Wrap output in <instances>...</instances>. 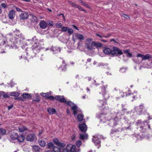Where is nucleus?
<instances>
[{
	"label": "nucleus",
	"instance_id": "a878e982",
	"mask_svg": "<svg viewBox=\"0 0 152 152\" xmlns=\"http://www.w3.org/2000/svg\"><path fill=\"white\" fill-rule=\"evenodd\" d=\"M38 142L39 145L43 147L45 146L46 145L45 142L42 139H40L39 140Z\"/></svg>",
	"mask_w": 152,
	"mask_h": 152
},
{
	"label": "nucleus",
	"instance_id": "2f4dec72",
	"mask_svg": "<svg viewBox=\"0 0 152 152\" xmlns=\"http://www.w3.org/2000/svg\"><path fill=\"white\" fill-rule=\"evenodd\" d=\"M14 32L15 33V35L16 36H18V37L20 38L21 37V33H20V31L16 29L14 31Z\"/></svg>",
	"mask_w": 152,
	"mask_h": 152
},
{
	"label": "nucleus",
	"instance_id": "f704fd0d",
	"mask_svg": "<svg viewBox=\"0 0 152 152\" xmlns=\"http://www.w3.org/2000/svg\"><path fill=\"white\" fill-rule=\"evenodd\" d=\"M10 95L11 96L18 97L20 95V93L17 92H10Z\"/></svg>",
	"mask_w": 152,
	"mask_h": 152
},
{
	"label": "nucleus",
	"instance_id": "bb28decb",
	"mask_svg": "<svg viewBox=\"0 0 152 152\" xmlns=\"http://www.w3.org/2000/svg\"><path fill=\"white\" fill-rule=\"evenodd\" d=\"M130 50L129 49L125 50H123V52L124 53H126V56L129 57H131L132 56V54L129 53Z\"/></svg>",
	"mask_w": 152,
	"mask_h": 152
},
{
	"label": "nucleus",
	"instance_id": "3c124183",
	"mask_svg": "<svg viewBox=\"0 0 152 152\" xmlns=\"http://www.w3.org/2000/svg\"><path fill=\"white\" fill-rule=\"evenodd\" d=\"M122 111H124H124H125L126 110L127 108L126 107V105L125 104H122Z\"/></svg>",
	"mask_w": 152,
	"mask_h": 152
},
{
	"label": "nucleus",
	"instance_id": "79ce46f5",
	"mask_svg": "<svg viewBox=\"0 0 152 152\" xmlns=\"http://www.w3.org/2000/svg\"><path fill=\"white\" fill-rule=\"evenodd\" d=\"M76 145L78 147H80L82 144V142L80 140H78L76 142Z\"/></svg>",
	"mask_w": 152,
	"mask_h": 152
},
{
	"label": "nucleus",
	"instance_id": "9b49d317",
	"mask_svg": "<svg viewBox=\"0 0 152 152\" xmlns=\"http://www.w3.org/2000/svg\"><path fill=\"white\" fill-rule=\"evenodd\" d=\"M104 99L102 100H99L98 102V106L100 107H102L104 105H106L107 104L106 99Z\"/></svg>",
	"mask_w": 152,
	"mask_h": 152
},
{
	"label": "nucleus",
	"instance_id": "a211bd4d",
	"mask_svg": "<svg viewBox=\"0 0 152 152\" xmlns=\"http://www.w3.org/2000/svg\"><path fill=\"white\" fill-rule=\"evenodd\" d=\"M47 24L44 20H42L39 23V26L42 29L45 28L47 26Z\"/></svg>",
	"mask_w": 152,
	"mask_h": 152
},
{
	"label": "nucleus",
	"instance_id": "a18cd8bd",
	"mask_svg": "<svg viewBox=\"0 0 152 152\" xmlns=\"http://www.w3.org/2000/svg\"><path fill=\"white\" fill-rule=\"evenodd\" d=\"M41 95H42L43 97H46V99H47L48 97V96L49 95V93H42L41 94Z\"/></svg>",
	"mask_w": 152,
	"mask_h": 152
},
{
	"label": "nucleus",
	"instance_id": "c85d7f7f",
	"mask_svg": "<svg viewBox=\"0 0 152 152\" xmlns=\"http://www.w3.org/2000/svg\"><path fill=\"white\" fill-rule=\"evenodd\" d=\"M18 129L20 132H23L24 131L27 130V129L26 126H19Z\"/></svg>",
	"mask_w": 152,
	"mask_h": 152
},
{
	"label": "nucleus",
	"instance_id": "603ef678",
	"mask_svg": "<svg viewBox=\"0 0 152 152\" xmlns=\"http://www.w3.org/2000/svg\"><path fill=\"white\" fill-rule=\"evenodd\" d=\"M68 33L69 34H72L74 32L72 28H69V30H68Z\"/></svg>",
	"mask_w": 152,
	"mask_h": 152
},
{
	"label": "nucleus",
	"instance_id": "4d7b16f0",
	"mask_svg": "<svg viewBox=\"0 0 152 152\" xmlns=\"http://www.w3.org/2000/svg\"><path fill=\"white\" fill-rule=\"evenodd\" d=\"M47 24L50 26H53V22L51 21H48Z\"/></svg>",
	"mask_w": 152,
	"mask_h": 152
},
{
	"label": "nucleus",
	"instance_id": "473e14b6",
	"mask_svg": "<svg viewBox=\"0 0 152 152\" xmlns=\"http://www.w3.org/2000/svg\"><path fill=\"white\" fill-rule=\"evenodd\" d=\"M22 97L25 99H29L31 97V96L30 94L28 93L23 94L22 95Z\"/></svg>",
	"mask_w": 152,
	"mask_h": 152
},
{
	"label": "nucleus",
	"instance_id": "393cba45",
	"mask_svg": "<svg viewBox=\"0 0 152 152\" xmlns=\"http://www.w3.org/2000/svg\"><path fill=\"white\" fill-rule=\"evenodd\" d=\"M88 135L87 134H80L79 138L81 140H84L88 139Z\"/></svg>",
	"mask_w": 152,
	"mask_h": 152
},
{
	"label": "nucleus",
	"instance_id": "72a5a7b5",
	"mask_svg": "<svg viewBox=\"0 0 152 152\" xmlns=\"http://www.w3.org/2000/svg\"><path fill=\"white\" fill-rule=\"evenodd\" d=\"M31 20L33 22H37V17L33 14H31Z\"/></svg>",
	"mask_w": 152,
	"mask_h": 152
},
{
	"label": "nucleus",
	"instance_id": "58836bf2",
	"mask_svg": "<svg viewBox=\"0 0 152 152\" xmlns=\"http://www.w3.org/2000/svg\"><path fill=\"white\" fill-rule=\"evenodd\" d=\"M83 119V116L81 114H79L77 115V119L79 121H81Z\"/></svg>",
	"mask_w": 152,
	"mask_h": 152
},
{
	"label": "nucleus",
	"instance_id": "dca6fc26",
	"mask_svg": "<svg viewBox=\"0 0 152 152\" xmlns=\"http://www.w3.org/2000/svg\"><path fill=\"white\" fill-rule=\"evenodd\" d=\"M62 64H61L59 69L61 68V70L62 71H65L66 69V64L65 63V61L62 60Z\"/></svg>",
	"mask_w": 152,
	"mask_h": 152
},
{
	"label": "nucleus",
	"instance_id": "aec40b11",
	"mask_svg": "<svg viewBox=\"0 0 152 152\" xmlns=\"http://www.w3.org/2000/svg\"><path fill=\"white\" fill-rule=\"evenodd\" d=\"M47 111L50 114H53L56 112V110L53 107H49L47 109Z\"/></svg>",
	"mask_w": 152,
	"mask_h": 152
},
{
	"label": "nucleus",
	"instance_id": "69168bd1",
	"mask_svg": "<svg viewBox=\"0 0 152 152\" xmlns=\"http://www.w3.org/2000/svg\"><path fill=\"white\" fill-rule=\"evenodd\" d=\"M69 149L68 148V147L63 150L62 152H69Z\"/></svg>",
	"mask_w": 152,
	"mask_h": 152
},
{
	"label": "nucleus",
	"instance_id": "4c0bfd02",
	"mask_svg": "<svg viewBox=\"0 0 152 152\" xmlns=\"http://www.w3.org/2000/svg\"><path fill=\"white\" fill-rule=\"evenodd\" d=\"M75 148L76 146L75 145H72V146L70 147V149H69V151L71 152H75Z\"/></svg>",
	"mask_w": 152,
	"mask_h": 152
},
{
	"label": "nucleus",
	"instance_id": "c9c22d12",
	"mask_svg": "<svg viewBox=\"0 0 152 152\" xmlns=\"http://www.w3.org/2000/svg\"><path fill=\"white\" fill-rule=\"evenodd\" d=\"M61 148L59 147L54 146L53 151L54 152H60Z\"/></svg>",
	"mask_w": 152,
	"mask_h": 152
},
{
	"label": "nucleus",
	"instance_id": "0e129e2a",
	"mask_svg": "<svg viewBox=\"0 0 152 152\" xmlns=\"http://www.w3.org/2000/svg\"><path fill=\"white\" fill-rule=\"evenodd\" d=\"M54 50H57L58 52H60L61 51V49L60 48L58 47H56L54 48Z\"/></svg>",
	"mask_w": 152,
	"mask_h": 152
},
{
	"label": "nucleus",
	"instance_id": "0eeeda50",
	"mask_svg": "<svg viewBox=\"0 0 152 152\" xmlns=\"http://www.w3.org/2000/svg\"><path fill=\"white\" fill-rule=\"evenodd\" d=\"M144 107V104H142L140 105L139 107H135V110L139 114L141 115L142 114Z\"/></svg>",
	"mask_w": 152,
	"mask_h": 152
},
{
	"label": "nucleus",
	"instance_id": "f3484780",
	"mask_svg": "<svg viewBox=\"0 0 152 152\" xmlns=\"http://www.w3.org/2000/svg\"><path fill=\"white\" fill-rule=\"evenodd\" d=\"M92 140L96 145H98L100 143V141L99 140L98 138L96 135L94 136V138H92Z\"/></svg>",
	"mask_w": 152,
	"mask_h": 152
},
{
	"label": "nucleus",
	"instance_id": "4be33fe9",
	"mask_svg": "<svg viewBox=\"0 0 152 152\" xmlns=\"http://www.w3.org/2000/svg\"><path fill=\"white\" fill-rule=\"evenodd\" d=\"M24 139L25 137L24 136L22 135L19 136L18 135V137L17 138V140L18 141L20 142H24Z\"/></svg>",
	"mask_w": 152,
	"mask_h": 152
},
{
	"label": "nucleus",
	"instance_id": "de8ad7c7",
	"mask_svg": "<svg viewBox=\"0 0 152 152\" xmlns=\"http://www.w3.org/2000/svg\"><path fill=\"white\" fill-rule=\"evenodd\" d=\"M121 129V128H119L118 129H115V130H113V129L111 131L110 134H113L114 133L119 132V129Z\"/></svg>",
	"mask_w": 152,
	"mask_h": 152
},
{
	"label": "nucleus",
	"instance_id": "09e8293b",
	"mask_svg": "<svg viewBox=\"0 0 152 152\" xmlns=\"http://www.w3.org/2000/svg\"><path fill=\"white\" fill-rule=\"evenodd\" d=\"M121 16L122 17L126 19H129L130 18V17L128 15L124 14H122Z\"/></svg>",
	"mask_w": 152,
	"mask_h": 152
},
{
	"label": "nucleus",
	"instance_id": "6e6552de",
	"mask_svg": "<svg viewBox=\"0 0 152 152\" xmlns=\"http://www.w3.org/2000/svg\"><path fill=\"white\" fill-rule=\"evenodd\" d=\"M97 117L98 118H100L101 121L102 122H106L107 123V120H108L109 118L108 117L105 116V115L103 113H100L98 114Z\"/></svg>",
	"mask_w": 152,
	"mask_h": 152
},
{
	"label": "nucleus",
	"instance_id": "5701e85b",
	"mask_svg": "<svg viewBox=\"0 0 152 152\" xmlns=\"http://www.w3.org/2000/svg\"><path fill=\"white\" fill-rule=\"evenodd\" d=\"M92 44L94 46H95L97 48H101L102 47V43L99 42H96L94 41H92Z\"/></svg>",
	"mask_w": 152,
	"mask_h": 152
},
{
	"label": "nucleus",
	"instance_id": "412c9836",
	"mask_svg": "<svg viewBox=\"0 0 152 152\" xmlns=\"http://www.w3.org/2000/svg\"><path fill=\"white\" fill-rule=\"evenodd\" d=\"M71 109L73 111L74 115H76L77 113V108L76 104H75L74 105H73L71 107Z\"/></svg>",
	"mask_w": 152,
	"mask_h": 152
},
{
	"label": "nucleus",
	"instance_id": "1a4fd4ad",
	"mask_svg": "<svg viewBox=\"0 0 152 152\" xmlns=\"http://www.w3.org/2000/svg\"><path fill=\"white\" fill-rule=\"evenodd\" d=\"M79 128L81 132L85 133L87 130V127L85 124H79Z\"/></svg>",
	"mask_w": 152,
	"mask_h": 152
},
{
	"label": "nucleus",
	"instance_id": "20e7f679",
	"mask_svg": "<svg viewBox=\"0 0 152 152\" xmlns=\"http://www.w3.org/2000/svg\"><path fill=\"white\" fill-rule=\"evenodd\" d=\"M31 49L33 52L36 54L39 52L41 49L40 46L39 45H37L36 43H35L32 47Z\"/></svg>",
	"mask_w": 152,
	"mask_h": 152
},
{
	"label": "nucleus",
	"instance_id": "f03ea898",
	"mask_svg": "<svg viewBox=\"0 0 152 152\" xmlns=\"http://www.w3.org/2000/svg\"><path fill=\"white\" fill-rule=\"evenodd\" d=\"M123 53L122 50L115 46H113L112 48V56H117L121 55Z\"/></svg>",
	"mask_w": 152,
	"mask_h": 152
},
{
	"label": "nucleus",
	"instance_id": "b1692460",
	"mask_svg": "<svg viewBox=\"0 0 152 152\" xmlns=\"http://www.w3.org/2000/svg\"><path fill=\"white\" fill-rule=\"evenodd\" d=\"M75 36H76L77 39L80 40H83L84 38L83 35L79 33L75 34Z\"/></svg>",
	"mask_w": 152,
	"mask_h": 152
},
{
	"label": "nucleus",
	"instance_id": "423d86ee",
	"mask_svg": "<svg viewBox=\"0 0 152 152\" xmlns=\"http://www.w3.org/2000/svg\"><path fill=\"white\" fill-rule=\"evenodd\" d=\"M19 18L20 20H25L28 18V15L27 12L23 11L19 15Z\"/></svg>",
	"mask_w": 152,
	"mask_h": 152
},
{
	"label": "nucleus",
	"instance_id": "39448f33",
	"mask_svg": "<svg viewBox=\"0 0 152 152\" xmlns=\"http://www.w3.org/2000/svg\"><path fill=\"white\" fill-rule=\"evenodd\" d=\"M106 87L103 86L101 87L100 94H102L104 98L105 99H108L109 98L110 96L106 93Z\"/></svg>",
	"mask_w": 152,
	"mask_h": 152
},
{
	"label": "nucleus",
	"instance_id": "f8f14e48",
	"mask_svg": "<svg viewBox=\"0 0 152 152\" xmlns=\"http://www.w3.org/2000/svg\"><path fill=\"white\" fill-rule=\"evenodd\" d=\"M56 99L61 103H65L66 100L63 96L57 95L56 96Z\"/></svg>",
	"mask_w": 152,
	"mask_h": 152
},
{
	"label": "nucleus",
	"instance_id": "338daca9",
	"mask_svg": "<svg viewBox=\"0 0 152 152\" xmlns=\"http://www.w3.org/2000/svg\"><path fill=\"white\" fill-rule=\"evenodd\" d=\"M53 142L54 143L57 145V143H58L59 142L58 141V140L57 139H54L53 140Z\"/></svg>",
	"mask_w": 152,
	"mask_h": 152
},
{
	"label": "nucleus",
	"instance_id": "bf43d9fd",
	"mask_svg": "<svg viewBox=\"0 0 152 152\" xmlns=\"http://www.w3.org/2000/svg\"><path fill=\"white\" fill-rule=\"evenodd\" d=\"M92 39L91 38H88L86 39V43H91V42L92 41Z\"/></svg>",
	"mask_w": 152,
	"mask_h": 152
},
{
	"label": "nucleus",
	"instance_id": "5fc2aeb1",
	"mask_svg": "<svg viewBox=\"0 0 152 152\" xmlns=\"http://www.w3.org/2000/svg\"><path fill=\"white\" fill-rule=\"evenodd\" d=\"M6 43L5 42L1 39H0V45H4Z\"/></svg>",
	"mask_w": 152,
	"mask_h": 152
},
{
	"label": "nucleus",
	"instance_id": "052dcab7",
	"mask_svg": "<svg viewBox=\"0 0 152 152\" xmlns=\"http://www.w3.org/2000/svg\"><path fill=\"white\" fill-rule=\"evenodd\" d=\"M2 96H3V97L5 98H7L9 97L7 94H4V92L2 94Z\"/></svg>",
	"mask_w": 152,
	"mask_h": 152
},
{
	"label": "nucleus",
	"instance_id": "e433bc0d",
	"mask_svg": "<svg viewBox=\"0 0 152 152\" xmlns=\"http://www.w3.org/2000/svg\"><path fill=\"white\" fill-rule=\"evenodd\" d=\"M65 103L67 105L69 106L72 107L73 105H74L75 104L72 103L71 101H67L66 100Z\"/></svg>",
	"mask_w": 152,
	"mask_h": 152
},
{
	"label": "nucleus",
	"instance_id": "13d9d810",
	"mask_svg": "<svg viewBox=\"0 0 152 152\" xmlns=\"http://www.w3.org/2000/svg\"><path fill=\"white\" fill-rule=\"evenodd\" d=\"M70 4L71 5H72L75 8H76V7H77V5L75 3L72 2H70Z\"/></svg>",
	"mask_w": 152,
	"mask_h": 152
},
{
	"label": "nucleus",
	"instance_id": "ea45409f",
	"mask_svg": "<svg viewBox=\"0 0 152 152\" xmlns=\"http://www.w3.org/2000/svg\"><path fill=\"white\" fill-rule=\"evenodd\" d=\"M54 146L52 142H50L48 144L47 148L48 149H50L51 148H53Z\"/></svg>",
	"mask_w": 152,
	"mask_h": 152
},
{
	"label": "nucleus",
	"instance_id": "f257e3e1",
	"mask_svg": "<svg viewBox=\"0 0 152 152\" xmlns=\"http://www.w3.org/2000/svg\"><path fill=\"white\" fill-rule=\"evenodd\" d=\"M149 123V121L145 120L144 122H142L141 120H138L137 121V128H140L141 130H143V132L148 128L149 129H151L150 125L148 124Z\"/></svg>",
	"mask_w": 152,
	"mask_h": 152
},
{
	"label": "nucleus",
	"instance_id": "6ab92c4d",
	"mask_svg": "<svg viewBox=\"0 0 152 152\" xmlns=\"http://www.w3.org/2000/svg\"><path fill=\"white\" fill-rule=\"evenodd\" d=\"M128 96H130V98H132V99H131V100L132 101H133L134 99H135L136 98H137L138 95L137 94V93H133L132 94H128Z\"/></svg>",
	"mask_w": 152,
	"mask_h": 152
},
{
	"label": "nucleus",
	"instance_id": "9d476101",
	"mask_svg": "<svg viewBox=\"0 0 152 152\" xmlns=\"http://www.w3.org/2000/svg\"><path fill=\"white\" fill-rule=\"evenodd\" d=\"M10 136L11 140H10V139L9 140L11 142H12V140L13 141L17 140L18 137V134L17 133L12 132L10 134Z\"/></svg>",
	"mask_w": 152,
	"mask_h": 152
},
{
	"label": "nucleus",
	"instance_id": "8fccbe9b",
	"mask_svg": "<svg viewBox=\"0 0 152 152\" xmlns=\"http://www.w3.org/2000/svg\"><path fill=\"white\" fill-rule=\"evenodd\" d=\"M47 99H49L52 101H53L54 99H56V96L54 97L53 96H49L48 97V98Z\"/></svg>",
	"mask_w": 152,
	"mask_h": 152
},
{
	"label": "nucleus",
	"instance_id": "7c9ffc66",
	"mask_svg": "<svg viewBox=\"0 0 152 152\" xmlns=\"http://www.w3.org/2000/svg\"><path fill=\"white\" fill-rule=\"evenodd\" d=\"M33 150L34 152H40L41 149L39 148V146L35 145L33 147Z\"/></svg>",
	"mask_w": 152,
	"mask_h": 152
},
{
	"label": "nucleus",
	"instance_id": "7ed1b4c3",
	"mask_svg": "<svg viewBox=\"0 0 152 152\" xmlns=\"http://www.w3.org/2000/svg\"><path fill=\"white\" fill-rule=\"evenodd\" d=\"M118 121V119L117 117H115L114 118H109L107 120V124L110 126H115L117 124V122Z\"/></svg>",
	"mask_w": 152,
	"mask_h": 152
},
{
	"label": "nucleus",
	"instance_id": "c03bdc74",
	"mask_svg": "<svg viewBox=\"0 0 152 152\" xmlns=\"http://www.w3.org/2000/svg\"><path fill=\"white\" fill-rule=\"evenodd\" d=\"M76 8H78V9L80 11H84L85 12L87 13V11L86 10H85L82 7H81L80 6H79L77 5V7H76Z\"/></svg>",
	"mask_w": 152,
	"mask_h": 152
},
{
	"label": "nucleus",
	"instance_id": "49530a36",
	"mask_svg": "<svg viewBox=\"0 0 152 152\" xmlns=\"http://www.w3.org/2000/svg\"><path fill=\"white\" fill-rule=\"evenodd\" d=\"M69 29V27H63L61 29V31L62 32H66L67 31H68V30Z\"/></svg>",
	"mask_w": 152,
	"mask_h": 152
},
{
	"label": "nucleus",
	"instance_id": "e2e57ef3",
	"mask_svg": "<svg viewBox=\"0 0 152 152\" xmlns=\"http://www.w3.org/2000/svg\"><path fill=\"white\" fill-rule=\"evenodd\" d=\"M1 6L4 8L7 7V5L4 3H2L1 4Z\"/></svg>",
	"mask_w": 152,
	"mask_h": 152
},
{
	"label": "nucleus",
	"instance_id": "ddd939ff",
	"mask_svg": "<svg viewBox=\"0 0 152 152\" xmlns=\"http://www.w3.org/2000/svg\"><path fill=\"white\" fill-rule=\"evenodd\" d=\"M35 135L34 134H29L26 137V140L27 141H33L34 139Z\"/></svg>",
	"mask_w": 152,
	"mask_h": 152
},
{
	"label": "nucleus",
	"instance_id": "4468645a",
	"mask_svg": "<svg viewBox=\"0 0 152 152\" xmlns=\"http://www.w3.org/2000/svg\"><path fill=\"white\" fill-rule=\"evenodd\" d=\"M112 48H106L103 50V52L107 55L111 54L112 55Z\"/></svg>",
	"mask_w": 152,
	"mask_h": 152
},
{
	"label": "nucleus",
	"instance_id": "c756f323",
	"mask_svg": "<svg viewBox=\"0 0 152 152\" xmlns=\"http://www.w3.org/2000/svg\"><path fill=\"white\" fill-rule=\"evenodd\" d=\"M151 58V56L150 54H146L145 55H143V56L142 58V60L148 59Z\"/></svg>",
	"mask_w": 152,
	"mask_h": 152
},
{
	"label": "nucleus",
	"instance_id": "37998d69",
	"mask_svg": "<svg viewBox=\"0 0 152 152\" xmlns=\"http://www.w3.org/2000/svg\"><path fill=\"white\" fill-rule=\"evenodd\" d=\"M0 133L1 135H4L6 134V131L2 128H1L0 129Z\"/></svg>",
	"mask_w": 152,
	"mask_h": 152
},
{
	"label": "nucleus",
	"instance_id": "a19ab883",
	"mask_svg": "<svg viewBox=\"0 0 152 152\" xmlns=\"http://www.w3.org/2000/svg\"><path fill=\"white\" fill-rule=\"evenodd\" d=\"M57 144L58 146L61 148H63L65 146V144L64 143H62L59 142L58 143H57Z\"/></svg>",
	"mask_w": 152,
	"mask_h": 152
},
{
	"label": "nucleus",
	"instance_id": "680f3d73",
	"mask_svg": "<svg viewBox=\"0 0 152 152\" xmlns=\"http://www.w3.org/2000/svg\"><path fill=\"white\" fill-rule=\"evenodd\" d=\"M134 137L138 139H140L141 137L138 134H135Z\"/></svg>",
	"mask_w": 152,
	"mask_h": 152
},
{
	"label": "nucleus",
	"instance_id": "cd10ccee",
	"mask_svg": "<svg viewBox=\"0 0 152 152\" xmlns=\"http://www.w3.org/2000/svg\"><path fill=\"white\" fill-rule=\"evenodd\" d=\"M93 46H94L92 44V42L91 43H86V48L88 50H92Z\"/></svg>",
	"mask_w": 152,
	"mask_h": 152
},
{
	"label": "nucleus",
	"instance_id": "6e6d98bb",
	"mask_svg": "<svg viewBox=\"0 0 152 152\" xmlns=\"http://www.w3.org/2000/svg\"><path fill=\"white\" fill-rule=\"evenodd\" d=\"M56 27L58 28H61L62 27V25L61 23H57L56 24Z\"/></svg>",
	"mask_w": 152,
	"mask_h": 152
},
{
	"label": "nucleus",
	"instance_id": "774afa93",
	"mask_svg": "<svg viewBox=\"0 0 152 152\" xmlns=\"http://www.w3.org/2000/svg\"><path fill=\"white\" fill-rule=\"evenodd\" d=\"M81 4L83 5L86 6V7H88V4H87L85 2L83 1L82 2Z\"/></svg>",
	"mask_w": 152,
	"mask_h": 152
},
{
	"label": "nucleus",
	"instance_id": "864d4df0",
	"mask_svg": "<svg viewBox=\"0 0 152 152\" xmlns=\"http://www.w3.org/2000/svg\"><path fill=\"white\" fill-rule=\"evenodd\" d=\"M116 40L115 39H110V42H112V41H113L115 43L117 44H118L119 43L118 42H119V41L118 40V39H116Z\"/></svg>",
	"mask_w": 152,
	"mask_h": 152
},
{
	"label": "nucleus",
	"instance_id": "2eb2a0df",
	"mask_svg": "<svg viewBox=\"0 0 152 152\" xmlns=\"http://www.w3.org/2000/svg\"><path fill=\"white\" fill-rule=\"evenodd\" d=\"M15 11L13 10H12L10 11L8 15L9 19L11 20L13 19L15 17Z\"/></svg>",
	"mask_w": 152,
	"mask_h": 152
}]
</instances>
